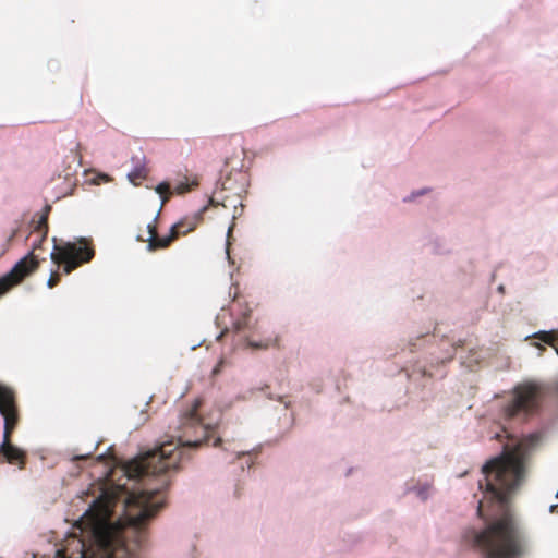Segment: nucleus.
<instances>
[{
  "label": "nucleus",
  "instance_id": "nucleus-2",
  "mask_svg": "<svg viewBox=\"0 0 558 558\" xmlns=\"http://www.w3.org/2000/svg\"><path fill=\"white\" fill-rule=\"evenodd\" d=\"M168 486L169 481L162 477L154 488L145 485L131 492L123 484L102 490L78 521L90 532L99 558H136L149 521L163 506L162 490Z\"/></svg>",
  "mask_w": 558,
  "mask_h": 558
},
{
  "label": "nucleus",
  "instance_id": "nucleus-9",
  "mask_svg": "<svg viewBox=\"0 0 558 558\" xmlns=\"http://www.w3.org/2000/svg\"><path fill=\"white\" fill-rule=\"evenodd\" d=\"M204 210H205V208L195 213L192 216H186V217L182 218L180 221H178L177 223H174L172 227H173L174 231H178V236L185 235V234L194 231L198 227V225L203 221V211Z\"/></svg>",
  "mask_w": 558,
  "mask_h": 558
},
{
  "label": "nucleus",
  "instance_id": "nucleus-21",
  "mask_svg": "<svg viewBox=\"0 0 558 558\" xmlns=\"http://www.w3.org/2000/svg\"><path fill=\"white\" fill-rule=\"evenodd\" d=\"M220 444H221V438H220V437H217V438L214 440L213 446H214V447H217V446H219Z\"/></svg>",
  "mask_w": 558,
  "mask_h": 558
},
{
  "label": "nucleus",
  "instance_id": "nucleus-18",
  "mask_svg": "<svg viewBox=\"0 0 558 558\" xmlns=\"http://www.w3.org/2000/svg\"><path fill=\"white\" fill-rule=\"evenodd\" d=\"M59 282H60V275H59V272H58V271H53V272H51V275H50V277H49V279H48V282H47L48 287H49L50 289H52V288H54Z\"/></svg>",
  "mask_w": 558,
  "mask_h": 558
},
{
  "label": "nucleus",
  "instance_id": "nucleus-5",
  "mask_svg": "<svg viewBox=\"0 0 558 558\" xmlns=\"http://www.w3.org/2000/svg\"><path fill=\"white\" fill-rule=\"evenodd\" d=\"M542 387L535 383H522L511 391L510 400L504 405L506 418L527 417L534 414L541 404Z\"/></svg>",
  "mask_w": 558,
  "mask_h": 558
},
{
  "label": "nucleus",
  "instance_id": "nucleus-10",
  "mask_svg": "<svg viewBox=\"0 0 558 558\" xmlns=\"http://www.w3.org/2000/svg\"><path fill=\"white\" fill-rule=\"evenodd\" d=\"M51 211V206L50 205H46L41 213L38 214V219L35 220V218L33 219V223H35L34 226V229H33V232L34 233H37L38 236H40V242H44L47 238V234H48V216Z\"/></svg>",
  "mask_w": 558,
  "mask_h": 558
},
{
  "label": "nucleus",
  "instance_id": "nucleus-22",
  "mask_svg": "<svg viewBox=\"0 0 558 558\" xmlns=\"http://www.w3.org/2000/svg\"><path fill=\"white\" fill-rule=\"evenodd\" d=\"M549 510H550L551 513L558 511V505L550 506Z\"/></svg>",
  "mask_w": 558,
  "mask_h": 558
},
{
  "label": "nucleus",
  "instance_id": "nucleus-7",
  "mask_svg": "<svg viewBox=\"0 0 558 558\" xmlns=\"http://www.w3.org/2000/svg\"><path fill=\"white\" fill-rule=\"evenodd\" d=\"M36 267L37 263L31 258L19 260L9 274L0 278V296L20 283Z\"/></svg>",
  "mask_w": 558,
  "mask_h": 558
},
{
  "label": "nucleus",
  "instance_id": "nucleus-17",
  "mask_svg": "<svg viewBox=\"0 0 558 558\" xmlns=\"http://www.w3.org/2000/svg\"><path fill=\"white\" fill-rule=\"evenodd\" d=\"M248 316H250V311L248 312H245L244 315H243V318L238 320L235 324H234V327L238 331H241V330H244L246 327H247V320H248Z\"/></svg>",
  "mask_w": 558,
  "mask_h": 558
},
{
  "label": "nucleus",
  "instance_id": "nucleus-15",
  "mask_svg": "<svg viewBox=\"0 0 558 558\" xmlns=\"http://www.w3.org/2000/svg\"><path fill=\"white\" fill-rule=\"evenodd\" d=\"M156 192L161 195L162 204H165L169 199V196L171 194L170 184L167 182H161L160 184L157 185Z\"/></svg>",
  "mask_w": 558,
  "mask_h": 558
},
{
  "label": "nucleus",
  "instance_id": "nucleus-6",
  "mask_svg": "<svg viewBox=\"0 0 558 558\" xmlns=\"http://www.w3.org/2000/svg\"><path fill=\"white\" fill-rule=\"evenodd\" d=\"M95 256L92 240L80 238L76 242L54 244L50 254L51 260L61 266L64 274L69 275L77 267L89 263Z\"/></svg>",
  "mask_w": 558,
  "mask_h": 558
},
{
  "label": "nucleus",
  "instance_id": "nucleus-13",
  "mask_svg": "<svg viewBox=\"0 0 558 558\" xmlns=\"http://www.w3.org/2000/svg\"><path fill=\"white\" fill-rule=\"evenodd\" d=\"M148 174V170L145 166L136 167L134 170H132L128 177L130 181L134 184H138L140 181L146 179Z\"/></svg>",
  "mask_w": 558,
  "mask_h": 558
},
{
  "label": "nucleus",
  "instance_id": "nucleus-16",
  "mask_svg": "<svg viewBox=\"0 0 558 558\" xmlns=\"http://www.w3.org/2000/svg\"><path fill=\"white\" fill-rule=\"evenodd\" d=\"M41 243H43V242H40V238H39L37 241H35V242L33 243V250H32V252H29V253L24 257V258H31L32 260H35V262L37 263V267H36L34 270H32L29 274L34 272V271L39 267V262H38L37 257L35 256L34 251H35V250H37V248H39V247L41 246Z\"/></svg>",
  "mask_w": 558,
  "mask_h": 558
},
{
  "label": "nucleus",
  "instance_id": "nucleus-8",
  "mask_svg": "<svg viewBox=\"0 0 558 558\" xmlns=\"http://www.w3.org/2000/svg\"><path fill=\"white\" fill-rule=\"evenodd\" d=\"M147 228H148V233H149V239H148V250L149 251L167 248L168 246H170V244L174 240H177L179 238L178 231H174L173 227H171L170 234L165 238L158 236L157 228L154 223H149L147 226Z\"/></svg>",
  "mask_w": 558,
  "mask_h": 558
},
{
  "label": "nucleus",
  "instance_id": "nucleus-20",
  "mask_svg": "<svg viewBox=\"0 0 558 558\" xmlns=\"http://www.w3.org/2000/svg\"><path fill=\"white\" fill-rule=\"evenodd\" d=\"M15 234H16V231H15V230H13V231H12V232L7 236V240H5V241H7V246H9V245H10V242H11V241H12V239L15 236Z\"/></svg>",
  "mask_w": 558,
  "mask_h": 558
},
{
  "label": "nucleus",
  "instance_id": "nucleus-1",
  "mask_svg": "<svg viewBox=\"0 0 558 558\" xmlns=\"http://www.w3.org/2000/svg\"><path fill=\"white\" fill-rule=\"evenodd\" d=\"M537 435H530L513 448L504 451L482 466L478 481L483 500L477 514L485 521L481 531H471L468 537L484 558H522L529 553V539L519 519L510 507L527 474V464Z\"/></svg>",
  "mask_w": 558,
  "mask_h": 558
},
{
  "label": "nucleus",
  "instance_id": "nucleus-23",
  "mask_svg": "<svg viewBox=\"0 0 558 558\" xmlns=\"http://www.w3.org/2000/svg\"><path fill=\"white\" fill-rule=\"evenodd\" d=\"M88 457H89V454H87V456H76L74 458V460H83V459H87Z\"/></svg>",
  "mask_w": 558,
  "mask_h": 558
},
{
  "label": "nucleus",
  "instance_id": "nucleus-12",
  "mask_svg": "<svg viewBox=\"0 0 558 558\" xmlns=\"http://www.w3.org/2000/svg\"><path fill=\"white\" fill-rule=\"evenodd\" d=\"M248 347L252 349H269V348H280V337L276 336L275 338H267L263 341L256 342V341H248Z\"/></svg>",
  "mask_w": 558,
  "mask_h": 558
},
{
  "label": "nucleus",
  "instance_id": "nucleus-14",
  "mask_svg": "<svg viewBox=\"0 0 558 558\" xmlns=\"http://www.w3.org/2000/svg\"><path fill=\"white\" fill-rule=\"evenodd\" d=\"M198 182L196 180H193L189 182L187 180L185 182H180L175 185L174 192L178 194H184L190 192L194 186H196Z\"/></svg>",
  "mask_w": 558,
  "mask_h": 558
},
{
  "label": "nucleus",
  "instance_id": "nucleus-11",
  "mask_svg": "<svg viewBox=\"0 0 558 558\" xmlns=\"http://www.w3.org/2000/svg\"><path fill=\"white\" fill-rule=\"evenodd\" d=\"M533 338L550 345L558 354V330L538 331L534 333Z\"/></svg>",
  "mask_w": 558,
  "mask_h": 558
},
{
  "label": "nucleus",
  "instance_id": "nucleus-25",
  "mask_svg": "<svg viewBox=\"0 0 558 558\" xmlns=\"http://www.w3.org/2000/svg\"><path fill=\"white\" fill-rule=\"evenodd\" d=\"M535 345L539 349H544L539 343H535Z\"/></svg>",
  "mask_w": 558,
  "mask_h": 558
},
{
  "label": "nucleus",
  "instance_id": "nucleus-4",
  "mask_svg": "<svg viewBox=\"0 0 558 558\" xmlns=\"http://www.w3.org/2000/svg\"><path fill=\"white\" fill-rule=\"evenodd\" d=\"M0 414L4 420L3 441L0 445V454L11 464L24 468L26 454L20 448L11 444V435L14 432L20 416L14 391L0 384Z\"/></svg>",
  "mask_w": 558,
  "mask_h": 558
},
{
  "label": "nucleus",
  "instance_id": "nucleus-3",
  "mask_svg": "<svg viewBox=\"0 0 558 558\" xmlns=\"http://www.w3.org/2000/svg\"><path fill=\"white\" fill-rule=\"evenodd\" d=\"M202 401L196 399L180 420L181 434L179 445L165 442L157 449L148 451L124 465L128 480H143L151 475H161L170 470H178L184 458V448H197L207 442L214 429L203 424L198 410Z\"/></svg>",
  "mask_w": 558,
  "mask_h": 558
},
{
  "label": "nucleus",
  "instance_id": "nucleus-19",
  "mask_svg": "<svg viewBox=\"0 0 558 558\" xmlns=\"http://www.w3.org/2000/svg\"><path fill=\"white\" fill-rule=\"evenodd\" d=\"M223 364H225V360L220 359L219 362L217 363V365L213 369L214 376L218 375L221 372Z\"/></svg>",
  "mask_w": 558,
  "mask_h": 558
},
{
  "label": "nucleus",
  "instance_id": "nucleus-24",
  "mask_svg": "<svg viewBox=\"0 0 558 558\" xmlns=\"http://www.w3.org/2000/svg\"><path fill=\"white\" fill-rule=\"evenodd\" d=\"M98 460L102 461L104 460V454H99Z\"/></svg>",
  "mask_w": 558,
  "mask_h": 558
}]
</instances>
